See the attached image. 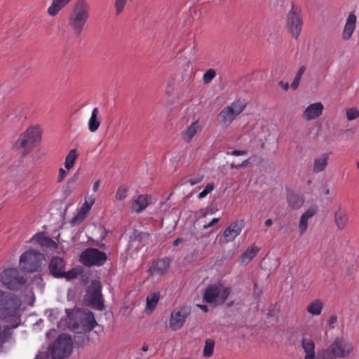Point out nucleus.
<instances>
[{
  "label": "nucleus",
  "instance_id": "obj_45",
  "mask_svg": "<svg viewBox=\"0 0 359 359\" xmlns=\"http://www.w3.org/2000/svg\"><path fill=\"white\" fill-rule=\"evenodd\" d=\"M227 155H231V156H244V155H247L248 154V151H244V150H233L231 152H227L226 153Z\"/></svg>",
  "mask_w": 359,
  "mask_h": 359
},
{
  "label": "nucleus",
  "instance_id": "obj_10",
  "mask_svg": "<svg viewBox=\"0 0 359 359\" xmlns=\"http://www.w3.org/2000/svg\"><path fill=\"white\" fill-rule=\"evenodd\" d=\"M302 25L303 20L301 9L293 4L287 15L286 27L295 39H298Z\"/></svg>",
  "mask_w": 359,
  "mask_h": 359
},
{
  "label": "nucleus",
  "instance_id": "obj_54",
  "mask_svg": "<svg viewBox=\"0 0 359 359\" xmlns=\"http://www.w3.org/2000/svg\"><path fill=\"white\" fill-rule=\"evenodd\" d=\"M4 335H6V330L1 331V327L0 326V341L3 342Z\"/></svg>",
  "mask_w": 359,
  "mask_h": 359
},
{
  "label": "nucleus",
  "instance_id": "obj_8",
  "mask_svg": "<svg viewBox=\"0 0 359 359\" xmlns=\"http://www.w3.org/2000/svg\"><path fill=\"white\" fill-rule=\"evenodd\" d=\"M1 282L8 290H19L26 283L25 276L15 268L4 269L0 276Z\"/></svg>",
  "mask_w": 359,
  "mask_h": 359
},
{
  "label": "nucleus",
  "instance_id": "obj_26",
  "mask_svg": "<svg viewBox=\"0 0 359 359\" xmlns=\"http://www.w3.org/2000/svg\"><path fill=\"white\" fill-rule=\"evenodd\" d=\"M324 303L320 299H315L306 306V312L313 316H318L322 313Z\"/></svg>",
  "mask_w": 359,
  "mask_h": 359
},
{
  "label": "nucleus",
  "instance_id": "obj_53",
  "mask_svg": "<svg viewBox=\"0 0 359 359\" xmlns=\"http://www.w3.org/2000/svg\"><path fill=\"white\" fill-rule=\"evenodd\" d=\"M184 241V239L182 238H177V239H175L173 242V245L174 246H177L180 243H181L182 241Z\"/></svg>",
  "mask_w": 359,
  "mask_h": 359
},
{
  "label": "nucleus",
  "instance_id": "obj_28",
  "mask_svg": "<svg viewBox=\"0 0 359 359\" xmlns=\"http://www.w3.org/2000/svg\"><path fill=\"white\" fill-rule=\"evenodd\" d=\"M287 201L292 209L297 210L304 205V198L299 194L289 192L287 196Z\"/></svg>",
  "mask_w": 359,
  "mask_h": 359
},
{
  "label": "nucleus",
  "instance_id": "obj_17",
  "mask_svg": "<svg viewBox=\"0 0 359 359\" xmlns=\"http://www.w3.org/2000/svg\"><path fill=\"white\" fill-rule=\"evenodd\" d=\"M95 198L88 196L85 198V201L79 210L78 213L72 219L71 222L73 224L81 222L86 217V215L90 210L95 203Z\"/></svg>",
  "mask_w": 359,
  "mask_h": 359
},
{
  "label": "nucleus",
  "instance_id": "obj_39",
  "mask_svg": "<svg viewBox=\"0 0 359 359\" xmlns=\"http://www.w3.org/2000/svg\"><path fill=\"white\" fill-rule=\"evenodd\" d=\"M128 196V189L126 186H120L118 187L116 192V199L122 201Z\"/></svg>",
  "mask_w": 359,
  "mask_h": 359
},
{
  "label": "nucleus",
  "instance_id": "obj_50",
  "mask_svg": "<svg viewBox=\"0 0 359 359\" xmlns=\"http://www.w3.org/2000/svg\"><path fill=\"white\" fill-rule=\"evenodd\" d=\"M202 179H203L202 177L196 178V179H191L189 180V182L191 186H194V185L198 184V182H200L202 180Z\"/></svg>",
  "mask_w": 359,
  "mask_h": 359
},
{
  "label": "nucleus",
  "instance_id": "obj_9",
  "mask_svg": "<svg viewBox=\"0 0 359 359\" xmlns=\"http://www.w3.org/2000/svg\"><path fill=\"white\" fill-rule=\"evenodd\" d=\"M72 339L67 334H62L58 336L53 343L50 353L53 359H65L72 352Z\"/></svg>",
  "mask_w": 359,
  "mask_h": 359
},
{
  "label": "nucleus",
  "instance_id": "obj_55",
  "mask_svg": "<svg viewBox=\"0 0 359 359\" xmlns=\"http://www.w3.org/2000/svg\"><path fill=\"white\" fill-rule=\"evenodd\" d=\"M248 164H249V159H246V160L243 161L241 163H240L239 166H241V168H244V167H246Z\"/></svg>",
  "mask_w": 359,
  "mask_h": 359
},
{
  "label": "nucleus",
  "instance_id": "obj_34",
  "mask_svg": "<svg viewBox=\"0 0 359 359\" xmlns=\"http://www.w3.org/2000/svg\"><path fill=\"white\" fill-rule=\"evenodd\" d=\"M78 157L76 149H72L69 151L65 158V167L67 170H70L73 168L75 161Z\"/></svg>",
  "mask_w": 359,
  "mask_h": 359
},
{
  "label": "nucleus",
  "instance_id": "obj_41",
  "mask_svg": "<svg viewBox=\"0 0 359 359\" xmlns=\"http://www.w3.org/2000/svg\"><path fill=\"white\" fill-rule=\"evenodd\" d=\"M135 239L136 241H139L140 242H142L144 243H147L150 237V234L146 232H137L135 233Z\"/></svg>",
  "mask_w": 359,
  "mask_h": 359
},
{
  "label": "nucleus",
  "instance_id": "obj_30",
  "mask_svg": "<svg viewBox=\"0 0 359 359\" xmlns=\"http://www.w3.org/2000/svg\"><path fill=\"white\" fill-rule=\"evenodd\" d=\"M98 116L99 109L97 107H95L93 109L88 123V130L91 133H95L97 131L100 126V119Z\"/></svg>",
  "mask_w": 359,
  "mask_h": 359
},
{
  "label": "nucleus",
  "instance_id": "obj_7",
  "mask_svg": "<svg viewBox=\"0 0 359 359\" xmlns=\"http://www.w3.org/2000/svg\"><path fill=\"white\" fill-rule=\"evenodd\" d=\"M246 104L243 100H238L225 107L219 112L217 120L225 127H228L233 120L245 109Z\"/></svg>",
  "mask_w": 359,
  "mask_h": 359
},
{
  "label": "nucleus",
  "instance_id": "obj_52",
  "mask_svg": "<svg viewBox=\"0 0 359 359\" xmlns=\"http://www.w3.org/2000/svg\"><path fill=\"white\" fill-rule=\"evenodd\" d=\"M279 86H281L285 90H287L289 88L288 83H284L283 81H280Z\"/></svg>",
  "mask_w": 359,
  "mask_h": 359
},
{
  "label": "nucleus",
  "instance_id": "obj_27",
  "mask_svg": "<svg viewBox=\"0 0 359 359\" xmlns=\"http://www.w3.org/2000/svg\"><path fill=\"white\" fill-rule=\"evenodd\" d=\"M329 160V154L324 153L315 158L313 161V170L315 173H319L325 170Z\"/></svg>",
  "mask_w": 359,
  "mask_h": 359
},
{
  "label": "nucleus",
  "instance_id": "obj_62",
  "mask_svg": "<svg viewBox=\"0 0 359 359\" xmlns=\"http://www.w3.org/2000/svg\"><path fill=\"white\" fill-rule=\"evenodd\" d=\"M254 287H257V283H255L254 284Z\"/></svg>",
  "mask_w": 359,
  "mask_h": 359
},
{
  "label": "nucleus",
  "instance_id": "obj_43",
  "mask_svg": "<svg viewBox=\"0 0 359 359\" xmlns=\"http://www.w3.org/2000/svg\"><path fill=\"white\" fill-rule=\"evenodd\" d=\"M78 276V271L76 269H72L68 271H65L64 269V274L62 276V278H65L67 280H71L76 278Z\"/></svg>",
  "mask_w": 359,
  "mask_h": 359
},
{
  "label": "nucleus",
  "instance_id": "obj_1",
  "mask_svg": "<svg viewBox=\"0 0 359 359\" xmlns=\"http://www.w3.org/2000/svg\"><path fill=\"white\" fill-rule=\"evenodd\" d=\"M90 7L86 0H77L68 16V25L76 36L83 32L90 18Z\"/></svg>",
  "mask_w": 359,
  "mask_h": 359
},
{
  "label": "nucleus",
  "instance_id": "obj_38",
  "mask_svg": "<svg viewBox=\"0 0 359 359\" xmlns=\"http://www.w3.org/2000/svg\"><path fill=\"white\" fill-rule=\"evenodd\" d=\"M216 71L214 69H209L205 72L203 76V81L205 84L210 83L216 76Z\"/></svg>",
  "mask_w": 359,
  "mask_h": 359
},
{
  "label": "nucleus",
  "instance_id": "obj_25",
  "mask_svg": "<svg viewBox=\"0 0 359 359\" xmlns=\"http://www.w3.org/2000/svg\"><path fill=\"white\" fill-rule=\"evenodd\" d=\"M32 240L37 242L41 247L46 248L50 250H54L58 247L57 243L53 239L40 233L35 234L32 237Z\"/></svg>",
  "mask_w": 359,
  "mask_h": 359
},
{
  "label": "nucleus",
  "instance_id": "obj_23",
  "mask_svg": "<svg viewBox=\"0 0 359 359\" xmlns=\"http://www.w3.org/2000/svg\"><path fill=\"white\" fill-rule=\"evenodd\" d=\"M356 19V16L353 13H350L348 15L342 33L343 39L348 40L351 39L353 32L355 29Z\"/></svg>",
  "mask_w": 359,
  "mask_h": 359
},
{
  "label": "nucleus",
  "instance_id": "obj_11",
  "mask_svg": "<svg viewBox=\"0 0 359 359\" xmlns=\"http://www.w3.org/2000/svg\"><path fill=\"white\" fill-rule=\"evenodd\" d=\"M107 259V255L96 248H87L80 256L81 262L86 266H102Z\"/></svg>",
  "mask_w": 359,
  "mask_h": 359
},
{
  "label": "nucleus",
  "instance_id": "obj_16",
  "mask_svg": "<svg viewBox=\"0 0 359 359\" xmlns=\"http://www.w3.org/2000/svg\"><path fill=\"white\" fill-rule=\"evenodd\" d=\"M202 131V124L199 119H196L188 124L180 133V137L185 143H189L194 137Z\"/></svg>",
  "mask_w": 359,
  "mask_h": 359
},
{
  "label": "nucleus",
  "instance_id": "obj_13",
  "mask_svg": "<svg viewBox=\"0 0 359 359\" xmlns=\"http://www.w3.org/2000/svg\"><path fill=\"white\" fill-rule=\"evenodd\" d=\"M101 284L99 281H93L88 290L86 299L88 304L97 310H102L104 308V300L101 292Z\"/></svg>",
  "mask_w": 359,
  "mask_h": 359
},
{
  "label": "nucleus",
  "instance_id": "obj_33",
  "mask_svg": "<svg viewBox=\"0 0 359 359\" xmlns=\"http://www.w3.org/2000/svg\"><path fill=\"white\" fill-rule=\"evenodd\" d=\"M338 356L335 353L334 351H333V348H332L330 344L325 348H323L317 355L316 359H337Z\"/></svg>",
  "mask_w": 359,
  "mask_h": 359
},
{
  "label": "nucleus",
  "instance_id": "obj_2",
  "mask_svg": "<svg viewBox=\"0 0 359 359\" xmlns=\"http://www.w3.org/2000/svg\"><path fill=\"white\" fill-rule=\"evenodd\" d=\"M68 327L75 333L90 332L97 325L93 313L90 311L76 310L68 313Z\"/></svg>",
  "mask_w": 359,
  "mask_h": 359
},
{
  "label": "nucleus",
  "instance_id": "obj_42",
  "mask_svg": "<svg viewBox=\"0 0 359 359\" xmlns=\"http://www.w3.org/2000/svg\"><path fill=\"white\" fill-rule=\"evenodd\" d=\"M215 185L213 183H209L206 185L205 188L198 194V198L202 199L205 198L209 193L213 191Z\"/></svg>",
  "mask_w": 359,
  "mask_h": 359
},
{
  "label": "nucleus",
  "instance_id": "obj_29",
  "mask_svg": "<svg viewBox=\"0 0 359 359\" xmlns=\"http://www.w3.org/2000/svg\"><path fill=\"white\" fill-rule=\"evenodd\" d=\"M71 0H53L50 6L47 9L50 16H55L63 8H65Z\"/></svg>",
  "mask_w": 359,
  "mask_h": 359
},
{
  "label": "nucleus",
  "instance_id": "obj_6",
  "mask_svg": "<svg viewBox=\"0 0 359 359\" xmlns=\"http://www.w3.org/2000/svg\"><path fill=\"white\" fill-rule=\"evenodd\" d=\"M19 306L14 294L0 290V320L15 316Z\"/></svg>",
  "mask_w": 359,
  "mask_h": 359
},
{
  "label": "nucleus",
  "instance_id": "obj_57",
  "mask_svg": "<svg viewBox=\"0 0 359 359\" xmlns=\"http://www.w3.org/2000/svg\"><path fill=\"white\" fill-rule=\"evenodd\" d=\"M198 306L203 310L205 312H207L208 311V306L206 305H198Z\"/></svg>",
  "mask_w": 359,
  "mask_h": 359
},
{
  "label": "nucleus",
  "instance_id": "obj_47",
  "mask_svg": "<svg viewBox=\"0 0 359 359\" xmlns=\"http://www.w3.org/2000/svg\"><path fill=\"white\" fill-rule=\"evenodd\" d=\"M67 175V172L66 170H65L63 168H60L59 169V175H58L57 181L59 182H61L65 178Z\"/></svg>",
  "mask_w": 359,
  "mask_h": 359
},
{
  "label": "nucleus",
  "instance_id": "obj_36",
  "mask_svg": "<svg viewBox=\"0 0 359 359\" xmlns=\"http://www.w3.org/2000/svg\"><path fill=\"white\" fill-rule=\"evenodd\" d=\"M215 348V341L212 339H207L203 351V355L210 358L212 355Z\"/></svg>",
  "mask_w": 359,
  "mask_h": 359
},
{
  "label": "nucleus",
  "instance_id": "obj_37",
  "mask_svg": "<svg viewBox=\"0 0 359 359\" xmlns=\"http://www.w3.org/2000/svg\"><path fill=\"white\" fill-rule=\"evenodd\" d=\"M305 71H306V67L304 66H301L299 68V69L294 78V80L292 82L291 86H290L292 90H296L298 88V86L299 85V82L302 79V76L304 74Z\"/></svg>",
  "mask_w": 359,
  "mask_h": 359
},
{
  "label": "nucleus",
  "instance_id": "obj_21",
  "mask_svg": "<svg viewBox=\"0 0 359 359\" xmlns=\"http://www.w3.org/2000/svg\"><path fill=\"white\" fill-rule=\"evenodd\" d=\"M324 106L321 102L309 104L303 113V117L306 120H312L319 117L323 111Z\"/></svg>",
  "mask_w": 359,
  "mask_h": 359
},
{
  "label": "nucleus",
  "instance_id": "obj_22",
  "mask_svg": "<svg viewBox=\"0 0 359 359\" xmlns=\"http://www.w3.org/2000/svg\"><path fill=\"white\" fill-rule=\"evenodd\" d=\"M150 196L148 195H139L132 199V210L140 213L143 211L149 204Z\"/></svg>",
  "mask_w": 359,
  "mask_h": 359
},
{
  "label": "nucleus",
  "instance_id": "obj_5",
  "mask_svg": "<svg viewBox=\"0 0 359 359\" xmlns=\"http://www.w3.org/2000/svg\"><path fill=\"white\" fill-rule=\"evenodd\" d=\"M45 257L40 252L29 250L20 255V266L27 272L38 271L44 264Z\"/></svg>",
  "mask_w": 359,
  "mask_h": 359
},
{
  "label": "nucleus",
  "instance_id": "obj_40",
  "mask_svg": "<svg viewBox=\"0 0 359 359\" xmlns=\"http://www.w3.org/2000/svg\"><path fill=\"white\" fill-rule=\"evenodd\" d=\"M346 114L348 121H353L358 118V109L355 107L348 108L346 111Z\"/></svg>",
  "mask_w": 359,
  "mask_h": 359
},
{
  "label": "nucleus",
  "instance_id": "obj_4",
  "mask_svg": "<svg viewBox=\"0 0 359 359\" xmlns=\"http://www.w3.org/2000/svg\"><path fill=\"white\" fill-rule=\"evenodd\" d=\"M231 293V288L222 284H212L207 287L203 294V300L217 306L223 304Z\"/></svg>",
  "mask_w": 359,
  "mask_h": 359
},
{
  "label": "nucleus",
  "instance_id": "obj_12",
  "mask_svg": "<svg viewBox=\"0 0 359 359\" xmlns=\"http://www.w3.org/2000/svg\"><path fill=\"white\" fill-rule=\"evenodd\" d=\"M330 345L338 356V358L348 357L354 350L352 341L345 336L335 337Z\"/></svg>",
  "mask_w": 359,
  "mask_h": 359
},
{
  "label": "nucleus",
  "instance_id": "obj_44",
  "mask_svg": "<svg viewBox=\"0 0 359 359\" xmlns=\"http://www.w3.org/2000/svg\"><path fill=\"white\" fill-rule=\"evenodd\" d=\"M86 341V337L83 335L75 336L74 338V342L77 346H83Z\"/></svg>",
  "mask_w": 359,
  "mask_h": 359
},
{
  "label": "nucleus",
  "instance_id": "obj_31",
  "mask_svg": "<svg viewBox=\"0 0 359 359\" xmlns=\"http://www.w3.org/2000/svg\"><path fill=\"white\" fill-rule=\"evenodd\" d=\"M348 219V215L345 210H339L335 212L334 221L338 229H344L347 224Z\"/></svg>",
  "mask_w": 359,
  "mask_h": 359
},
{
  "label": "nucleus",
  "instance_id": "obj_35",
  "mask_svg": "<svg viewBox=\"0 0 359 359\" xmlns=\"http://www.w3.org/2000/svg\"><path fill=\"white\" fill-rule=\"evenodd\" d=\"M159 300V293L154 292L147 297L146 309L152 311L156 306Z\"/></svg>",
  "mask_w": 359,
  "mask_h": 359
},
{
  "label": "nucleus",
  "instance_id": "obj_61",
  "mask_svg": "<svg viewBox=\"0 0 359 359\" xmlns=\"http://www.w3.org/2000/svg\"><path fill=\"white\" fill-rule=\"evenodd\" d=\"M356 166L359 169V161L357 163Z\"/></svg>",
  "mask_w": 359,
  "mask_h": 359
},
{
  "label": "nucleus",
  "instance_id": "obj_48",
  "mask_svg": "<svg viewBox=\"0 0 359 359\" xmlns=\"http://www.w3.org/2000/svg\"><path fill=\"white\" fill-rule=\"evenodd\" d=\"M219 218H216V217H215V218H213V219L211 220V222H209V223H208V224H204V225H203V229H208V228H210V227L212 226L213 225H215V224H217V223L219 222Z\"/></svg>",
  "mask_w": 359,
  "mask_h": 359
},
{
  "label": "nucleus",
  "instance_id": "obj_60",
  "mask_svg": "<svg viewBox=\"0 0 359 359\" xmlns=\"http://www.w3.org/2000/svg\"><path fill=\"white\" fill-rule=\"evenodd\" d=\"M330 194V189H327L325 192H324V194Z\"/></svg>",
  "mask_w": 359,
  "mask_h": 359
},
{
  "label": "nucleus",
  "instance_id": "obj_24",
  "mask_svg": "<svg viewBox=\"0 0 359 359\" xmlns=\"http://www.w3.org/2000/svg\"><path fill=\"white\" fill-rule=\"evenodd\" d=\"M302 347L305 353L304 359H315V343L313 339L303 337L302 339Z\"/></svg>",
  "mask_w": 359,
  "mask_h": 359
},
{
  "label": "nucleus",
  "instance_id": "obj_3",
  "mask_svg": "<svg viewBox=\"0 0 359 359\" xmlns=\"http://www.w3.org/2000/svg\"><path fill=\"white\" fill-rule=\"evenodd\" d=\"M41 135L42 129L40 126H30L20 134L14 147L16 149H23L25 154H27L41 140Z\"/></svg>",
  "mask_w": 359,
  "mask_h": 359
},
{
  "label": "nucleus",
  "instance_id": "obj_59",
  "mask_svg": "<svg viewBox=\"0 0 359 359\" xmlns=\"http://www.w3.org/2000/svg\"><path fill=\"white\" fill-rule=\"evenodd\" d=\"M142 350L144 351V352H146L148 351V345L147 344H144L142 347Z\"/></svg>",
  "mask_w": 359,
  "mask_h": 359
},
{
  "label": "nucleus",
  "instance_id": "obj_20",
  "mask_svg": "<svg viewBox=\"0 0 359 359\" xmlns=\"http://www.w3.org/2000/svg\"><path fill=\"white\" fill-rule=\"evenodd\" d=\"M169 266L170 259L168 258L158 259L152 263L150 271L152 275L163 276L168 271Z\"/></svg>",
  "mask_w": 359,
  "mask_h": 359
},
{
  "label": "nucleus",
  "instance_id": "obj_49",
  "mask_svg": "<svg viewBox=\"0 0 359 359\" xmlns=\"http://www.w3.org/2000/svg\"><path fill=\"white\" fill-rule=\"evenodd\" d=\"M337 322V316L336 315H332L327 321L330 327H332V328L334 327L333 325H334Z\"/></svg>",
  "mask_w": 359,
  "mask_h": 359
},
{
  "label": "nucleus",
  "instance_id": "obj_58",
  "mask_svg": "<svg viewBox=\"0 0 359 359\" xmlns=\"http://www.w3.org/2000/svg\"><path fill=\"white\" fill-rule=\"evenodd\" d=\"M230 168H234V169H239V168H241V166H239V164H235V163H232L230 165Z\"/></svg>",
  "mask_w": 359,
  "mask_h": 359
},
{
  "label": "nucleus",
  "instance_id": "obj_19",
  "mask_svg": "<svg viewBox=\"0 0 359 359\" xmlns=\"http://www.w3.org/2000/svg\"><path fill=\"white\" fill-rule=\"evenodd\" d=\"M317 210L318 208L316 206H311L301 215L298 224V231L299 235L302 236L306 233L308 228L309 219L316 214Z\"/></svg>",
  "mask_w": 359,
  "mask_h": 359
},
{
  "label": "nucleus",
  "instance_id": "obj_32",
  "mask_svg": "<svg viewBox=\"0 0 359 359\" xmlns=\"http://www.w3.org/2000/svg\"><path fill=\"white\" fill-rule=\"evenodd\" d=\"M259 250V248L255 246V245L250 246L241 255V262L244 264H248L257 255Z\"/></svg>",
  "mask_w": 359,
  "mask_h": 359
},
{
  "label": "nucleus",
  "instance_id": "obj_46",
  "mask_svg": "<svg viewBox=\"0 0 359 359\" xmlns=\"http://www.w3.org/2000/svg\"><path fill=\"white\" fill-rule=\"evenodd\" d=\"M174 91V82L172 81L168 82L165 87V93L168 95H171Z\"/></svg>",
  "mask_w": 359,
  "mask_h": 359
},
{
  "label": "nucleus",
  "instance_id": "obj_56",
  "mask_svg": "<svg viewBox=\"0 0 359 359\" xmlns=\"http://www.w3.org/2000/svg\"><path fill=\"white\" fill-rule=\"evenodd\" d=\"M264 224H265V225H266V226H271V225H272V224H273V221H272V219H267L265 221Z\"/></svg>",
  "mask_w": 359,
  "mask_h": 359
},
{
  "label": "nucleus",
  "instance_id": "obj_14",
  "mask_svg": "<svg viewBox=\"0 0 359 359\" xmlns=\"http://www.w3.org/2000/svg\"><path fill=\"white\" fill-rule=\"evenodd\" d=\"M190 313L191 309L189 306H182L174 309L170 314L169 327L172 331L180 330L184 326Z\"/></svg>",
  "mask_w": 359,
  "mask_h": 359
},
{
  "label": "nucleus",
  "instance_id": "obj_51",
  "mask_svg": "<svg viewBox=\"0 0 359 359\" xmlns=\"http://www.w3.org/2000/svg\"><path fill=\"white\" fill-rule=\"evenodd\" d=\"M100 180H98L96 182H95L94 184H93V191L94 192H96L98 190V189L100 187Z\"/></svg>",
  "mask_w": 359,
  "mask_h": 359
},
{
  "label": "nucleus",
  "instance_id": "obj_18",
  "mask_svg": "<svg viewBox=\"0 0 359 359\" xmlns=\"http://www.w3.org/2000/svg\"><path fill=\"white\" fill-rule=\"evenodd\" d=\"M48 268L52 276L55 278H62L65 269V262L62 258L54 256L50 260Z\"/></svg>",
  "mask_w": 359,
  "mask_h": 359
},
{
  "label": "nucleus",
  "instance_id": "obj_63",
  "mask_svg": "<svg viewBox=\"0 0 359 359\" xmlns=\"http://www.w3.org/2000/svg\"><path fill=\"white\" fill-rule=\"evenodd\" d=\"M358 117H359V109H358Z\"/></svg>",
  "mask_w": 359,
  "mask_h": 359
},
{
  "label": "nucleus",
  "instance_id": "obj_15",
  "mask_svg": "<svg viewBox=\"0 0 359 359\" xmlns=\"http://www.w3.org/2000/svg\"><path fill=\"white\" fill-rule=\"evenodd\" d=\"M245 226L243 219L236 220L231 222L224 229L222 235L219 238V243H226L233 241L242 231Z\"/></svg>",
  "mask_w": 359,
  "mask_h": 359
}]
</instances>
